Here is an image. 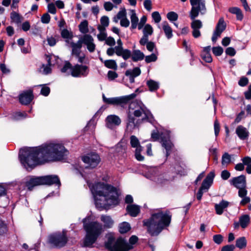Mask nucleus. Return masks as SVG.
Wrapping results in <instances>:
<instances>
[{
    "instance_id": "1",
    "label": "nucleus",
    "mask_w": 251,
    "mask_h": 251,
    "mask_svg": "<svg viewBox=\"0 0 251 251\" xmlns=\"http://www.w3.org/2000/svg\"><path fill=\"white\" fill-rule=\"evenodd\" d=\"M21 163L28 172L47 162V144L35 147H25L19 151Z\"/></svg>"
},
{
    "instance_id": "2",
    "label": "nucleus",
    "mask_w": 251,
    "mask_h": 251,
    "mask_svg": "<svg viewBox=\"0 0 251 251\" xmlns=\"http://www.w3.org/2000/svg\"><path fill=\"white\" fill-rule=\"evenodd\" d=\"M172 214L169 211L152 214L150 218L143 221V226L147 227L148 232L151 236H157L165 227L169 226Z\"/></svg>"
},
{
    "instance_id": "3",
    "label": "nucleus",
    "mask_w": 251,
    "mask_h": 251,
    "mask_svg": "<svg viewBox=\"0 0 251 251\" xmlns=\"http://www.w3.org/2000/svg\"><path fill=\"white\" fill-rule=\"evenodd\" d=\"M192 8L190 12V18L192 20L191 27L193 29L192 34L195 38L201 36L200 29L202 27V23L200 20L195 19L198 16L199 13L204 14L206 12L205 1L204 0H190Z\"/></svg>"
},
{
    "instance_id": "4",
    "label": "nucleus",
    "mask_w": 251,
    "mask_h": 251,
    "mask_svg": "<svg viewBox=\"0 0 251 251\" xmlns=\"http://www.w3.org/2000/svg\"><path fill=\"white\" fill-rule=\"evenodd\" d=\"M83 228L86 231L83 245L85 247H92L98 237L103 231V226L98 222H90L86 223L85 219L83 221Z\"/></svg>"
},
{
    "instance_id": "5",
    "label": "nucleus",
    "mask_w": 251,
    "mask_h": 251,
    "mask_svg": "<svg viewBox=\"0 0 251 251\" xmlns=\"http://www.w3.org/2000/svg\"><path fill=\"white\" fill-rule=\"evenodd\" d=\"M69 154V151L62 144L48 143V161H62Z\"/></svg>"
},
{
    "instance_id": "6",
    "label": "nucleus",
    "mask_w": 251,
    "mask_h": 251,
    "mask_svg": "<svg viewBox=\"0 0 251 251\" xmlns=\"http://www.w3.org/2000/svg\"><path fill=\"white\" fill-rule=\"evenodd\" d=\"M105 246L109 251H128L132 248V247L122 237H119L116 240L114 236L112 235L108 236Z\"/></svg>"
},
{
    "instance_id": "7",
    "label": "nucleus",
    "mask_w": 251,
    "mask_h": 251,
    "mask_svg": "<svg viewBox=\"0 0 251 251\" xmlns=\"http://www.w3.org/2000/svg\"><path fill=\"white\" fill-rule=\"evenodd\" d=\"M94 198L118 194L116 188L104 182H98L94 184L91 188Z\"/></svg>"
},
{
    "instance_id": "8",
    "label": "nucleus",
    "mask_w": 251,
    "mask_h": 251,
    "mask_svg": "<svg viewBox=\"0 0 251 251\" xmlns=\"http://www.w3.org/2000/svg\"><path fill=\"white\" fill-rule=\"evenodd\" d=\"M119 194H111L109 196H102L95 198L96 207L100 210L107 209L109 206L118 204Z\"/></svg>"
},
{
    "instance_id": "9",
    "label": "nucleus",
    "mask_w": 251,
    "mask_h": 251,
    "mask_svg": "<svg viewBox=\"0 0 251 251\" xmlns=\"http://www.w3.org/2000/svg\"><path fill=\"white\" fill-rule=\"evenodd\" d=\"M136 97V94L135 93H132L130 95L122 97L107 98L105 95L103 94L102 100L104 103L107 104L123 106L124 105L128 103Z\"/></svg>"
},
{
    "instance_id": "10",
    "label": "nucleus",
    "mask_w": 251,
    "mask_h": 251,
    "mask_svg": "<svg viewBox=\"0 0 251 251\" xmlns=\"http://www.w3.org/2000/svg\"><path fill=\"white\" fill-rule=\"evenodd\" d=\"M68 241V239L66 230H63L62 232L50 235L49 238V242L53 246L58 248L65 246Z\"/></svg>"
},
{
    "instance_id": "11",
    "label": "nucleus",
    "mask_w": 251,
    "mask_h": 251,
    "mask_svg": "<svg viewBox=\"0 0 251 251\" xmlns=\"http://www.w3.org/2000/svg\"><path fill=\"white\" fill-rule=\"evenodd\" d=\"M47 184V176H29L25 182V186L28 191H32L38 185Z\"/></svg>"
},
{
    "instance_id": "12",
    "label": "nucleus",
    "mask_w": 251,
    "mask_h": 251,
    "mask_svg": "<svg viewBox=\"0 0 251 251\" xmlns=\"http://www.w3.org/2000/svg\"><path fill=\"white\" fill-rule=\"evenodd\" d=\"M60 186L61 182L58 176L48 175V191H51L48 194V197L52 196L53 194H57Z\"/></svg>"
},
{
    "instance_id": "13",
    "label": "nucleus",
    "mask_w": 251,
    "mask_h": 251,
    "mask_svg": "<svg viewBox=\"0 0 251 251\" xmlns=\"http://www.w3.org/2000/svg\"><path fill=\"white\" fill-rule=\"evenodd\" d=\"M89 73V68L86 65L76 64L72 68L71 75L75 77H86Z\"/></svg>"
},
{
    "instance_id": "14",
    "label": "nucleus",
    "mask_w": 251,
    "mask_h": 251,
    "mask_svg": "<svg viewBox=\"0 0 251 251\" xmlns=\"http://www.w3.org/2000/svg\"><path fill=\"white\" fill-rule=\"evenodd\" d=\"M82 160L85 163L88 165L89 168H94L99 164L100 158L98 154L92 152L83 156Z\"/></svg>"
},
{
    "instance_id": "15",
    "label": "nucleus",
    "mask_w": 251,
    "mask_h": 251,
    "mask_svg": "<svg viewBox=\"0 0 251 251\" xmlns=\"http://www.w3.org/2000/svg\"><path fill=\"white\" fill-rule=\"evenodd\" d=\"M118 46L115 47V53L119 56H122L125 60L129 59L131 55V51L128 49H124L123 43L120 39L117 41Z\"/></svg>"
},
{
    "instance_id": "16",
    "label": "nucleus",
    "mask_w": 251,
    "mask_h": 251,
    "mask_svg": "<svg viewBox=\"0 0 251 251\" xmlns=\"http://www.w3.org/2000/svg\"><path fill=\"white\" fill-rule=\"evenodd\" d=\"M226 24L223 18H221L216 25V28L212 37V41L216 42L218 37H220L222 33L226 29Z\"/></svg>"
},
{
    "instance_id": "17",
    "label": "nucleus",
    "mask_w": 251,
    "mask_h": 251,
    "mask_svg": "<svg viewBox=\"0 0 251 251\" xmlns=\"http://www.w3.org/2000/svg\"><path fill=\"white\" fill-rule=\"evenodd\" d=\"M121 124V120L120 117L115 115H108L105 119L106 126L113 129L114 127L119 126Z\"/></svg>"
},
{
    "instance_id": "18",
    "label": "nucleus",
    "mask_w": 251,
    "mask_h": 251,
    "mask_svg": "<svg viewBox=\"0 0 251 251\" xmlns=\"http://www.w3.org/2000/svg\"><path fill=\"white\" fill-rule=\"evenodd\" d=\"M229 182L231 185L237 189L245 187L247 185L246 177L243 175L233 177L229 180Z\"/></svg>"
},
{
    "instance_id": "19",
    "label": "nucleus",
    "mask_w": 251,
    "mask_h": 251,
    "mask_svg": "<svg viewBox=\"0 0 251 251\" xmlns=\"http://www.w3.org/2000/svg\"><path fill=\"white\" fill-rule=\"evenodd\" d=\"M81 44L87 46V49L90 52H93L96 49V45L94 43V39L90 34H84L81 39Z\"/></svg>"
},
{
    "instance_id": "20",
    "label": "nucleus",
    "mask_w": 251,
    "mask_h": 251,
    "mask_svg": "<svg viewBox=\"0 0 251 251\" xmlns=\"http://www.w3.org/2000/svg\"><path fill=\"white\" fill-rule=\"evenodd\" d=\"M138 120L136 121L132 114H131L130 112H128L127 114L126 126V130L131 133L136 128L138 127Z\"/></svg>"
},
{
    "instance_id": "21",
    "label": "nucleus",
    "mask_w": 251,
    "mask_h": 251,
    "mask_svg": "<svg viewBox=\"0 0 251 251\" xmlns=\"http://www.w3.org/2000/svg\"><path fill=\"white\" fill-rule=\"evenodd\" d=\"M34 96L31 90L24 91L19 96L20 102L23 105L29 104L33 99Z\"/></svg>"
},
{
    "instance_id": "22",
    "label": "nucleus",
    "mask_w": 251,
    "mask_h": 251,
    "mask_svg": "<svg viewBox=\"0 0 251 251\" xmlns=\"http://www.w3.org/2000/svg\"><path fill=\"white\" fill-rule=\"evenodd\" d=\"M215 176L214 171L210 172L203 180L200 188L207 191L213 183Z\"/></svg>"
},
{
    "instance_id": "23",
    "label": "nucleus",
    "mask_w": 251,
    "mask_h": 251,
    "mask_svg": "<svg viewBox=\"0 0 251 251\" xmlns=\"http://www.w3.org/2000/svg\"><path fill=\"white\" fill-rule=\"evenodd\" d=\"M236 133L238 137L242 140L248 139L249 136V132L246 127L242 126H239L237 127Z\"/></svg>"
},
{
    "instance_id": "24",
    "label": "nucleus",
    "mask_w": 251,
    "mask_h": 251,
    "mask_svg": "<svg viewBox=\"0 0 251 251\" xmlns=\"http://www.w3.org/2000/svg\"><path fill=\"white\" fill-rule=\"evenodd\" d=\"M126 210L130 216L135 217L140 212V207L136 204H129L126 206Z\"/></svg>"
},
{
    "instance_id": "25",
    "label": "nucleus",
    "mask_w": 251,
    "mask_h": 251,
    "mask_svg": "<svg viewBox=\"0 0 251 251\" xmlns=\"http://www.w3.org/2000/svg\"><path fill=\"white\" fill-rule=\"evenodd\" d=\"M186 166L180 159L176 160L175 164L174 169L176 172L178 174H182L184 172Z\"/></svg>"
},
{
    "instance_id": "26",
    "label": "nucleus",
    "mask_w": 251,
    "mask_h": 251,
    "mask_svg": "<svg viewBox=\"0 0 251 251\" xmlns=\"http://www.w3.org/2000/svg\"><path fill=\"white\" fill-rule=\"evenodd\" d=\"M130 57L133 62H137L142 60L145 57V55L141 50H133L132 52H131Z\"/></svg>"
},
{
    "instance_id": "27",
    "label": "nucleus",
    "mask_w": 251,
    "mask_h": 251,
    "mask_svg": "<svg viewBox=\"0 0 251 251\" xmlns=\"http://www.w3.org/2000/svg\"><path fill=\"white\" fill-rule=\"evenodd\" d=\"M72 48V54L76 56H79L81 53V48L82 47L81 42L78 41L77 43H71Z\"/></svg>"
},
{
    "instance_id": "28",
    "label": "nucleus",
    "mask_w": 251,
    "mask_h": 251,
    "mask_svg": "<svg viewBox=\"0 0 251 251\" xmlns=\"http://www.w3.org/2000/svg\"><path fill=\"white\" fill-rule=\"evenodd\" d=\"M228 202L222 200L219 204H216L215 209L216 212L218 215H221L224 212V209L226 208L228 205Z\"/></svg>"
},
{
    "instance_id": "29",
    "label": "nucleus",
    "mask_w": 251,
    "mask_h": 251,
    "mask_svg": "<svg viewBox=\"0 0 251 251\" xmlns=\"http://www.w3.org/2000/svg\"><path fill=\"white\" fill-rule=\"evenodd\" d=\"M100 25L98 27V30L100 32H104L105 28L109 25V20L107 16H103L100 19Z\"/></svg>"
},
{
    "instance_id": "30",
    "label": "nucleus",
    "mask_w": 251,
    "mask_h": 251,
    "mask_svg": "<svg viewBox=\"0 0 251 251\" xmlns=\"http://www.w3.org/2000/svg\"><path fill=\"white\" fill-rule=\"evenodd\" d=\"M250 223V217L244 214L239 217V224L242 228H246Z\"/></svg>"
},
{
    "instance_id": "31",
    "label": "nucleus",
    "mask_w": 251,
    "mask_h": 251,
    "mask_svg": "<svg viewBox=\"0 0 251 251\" xmlns=\"http://www.w3.org/2000/svg\"><path fill=\"white\" fill-rule=\"evenodd\" d=\"M100 220L104 223V226L106 228L112 227L114 224V221L109 216L102 215Z\"/></svg>"
},
{
    "instance_id": "32",
    "label": "nucleus",
    "mask_w": 251,
    "mask_h": 251,
    "mask_svg": "<svg viewBox=\"0 0 251 251\" xmlns=\"http://www.w3.org/2000/svg\"><path fill=\"white\" fill-rule=\"evenodd\" d=\"M131 14L130 15V20L131 23V29H135L138 24L139 19L137 16H136V14L135 13V10H131Z\"/></svg>"
},
{
    "instance_id": "33",
    "label": "nucleus",
    "mask_w": 251,
    "mask_h": 251,
    "mask_svg": "<svg viewBox=\"0 0 251 251\" xmlns=\"http://www.w3.org/2000/svg\"><path fill=\"white\" fill-rule=\"evenodd\" d=\"M228 11L230 13L236 15V18L238 20L241 21L243 18V15L241 10L237 7H232L229 8Z\"/></svg>"
},
{
    "instance_id": "34",
    "label": "nucleus",
    "mask_w": 251,
    "mask_h": 251,
    "mask_svg": "<svg viewBox=\"0 0 251 251\" xmlns=\"http://www.w3.org/2000/svg\"><path fill=\"white\" fill-rule=\"evenodd\" d=\"M147 85L151 92H155L159 89V84L157 82L150 79L147 81Z\"/></svg>"
},
{
    "instance_id": "35",
    "label": "nucleus",
    "mask_w": 251,
    "mask_h": 251,
    "mask_svg": "<svg viewBox=\"0 0 251 251\" xmlns=\"http://www.w3.org/2000/svg\"><path fill=\"white\" fill-rule=\"evenodd\" d=\"M247 241L245 237H241L236 240L235 246L239 249H243L246 247Z\"/></svg>"
},
{
    "instance_id": "36",
    "label": "nucleus",
    "mask_w": 251,
    "mask_h": 251,
    "mask_svg": "<svg viewBox=\"0 0 251 251\" xmlns=\"http://www.w3.org/2000/svg\"><path fill=\"white\" fill-rule=\"evenodd\" d=\"M60 59L58 57L53 54H48V66L58 65Z\"/></svg>"
},
{
    "instance_id": "37",
    "label": "nucleus",
    "mask_w": 251,
    "mask_h": 251,
    "mask_svg": "<svg viewBox=\"0 0 251 251\" xmlns=\"http://www.w3.org/2000/svg\"><path fill=\"white\" fill-rule=\"evenodd\" d=\"M79 30L82 33L87 34L88 32V22L87 20H84L80 23L78 25Z\"/></svg>"
},
{
    "instance_id": "38",
    "label": "nucleus",
    "mask_w": 251,
    "mask_h": 251,
    "mask_svg": "<svg viewBox=\"0 0 251 251\" xmlns=\"http://www.w3.org/2000/svg\"><path fill=\"white\" fill-rule=\"evenodd\" d=\"M162 146L166 150V156L168 157L171 153L174 147V145L171 142V141H166L165 143H164L162 144Z\"/></svg>"
},
{
    "instance_id": "39",
    "label": "nucleus",
    "mask_w": 251,
    "mask_h": 251,
    "mask_svg": "<svg viewBox=\"0 0 251 251\" xmlns=\"http://www.w3.org/2000/svg\"><path fill=\"white\" fill-rule=\"evenodd\" d=\"M163 29L168 39H170L173 36L172 29L167 23H165L163 25Z\"/></svg>"
},
{
    "instance_id": "40",
    "label": "nucleus",
    "mask_w": 251,
    "mask_h": 251,
    "mask_svg": "<svg viewBox=\"0 0 251 251\" xmlns=\"http://www.w3.org/2000/svg\"><path fill=\"white\" fill-rule=\"evenodd\" d=\"M104 66L109 69L116 70L117 69V65L114 60H106L104 62Z\"/></svg>"
},
{
    "instance_id": "41",
    "label": "nucleus",
    "mask_w": 251,
    "mask_h": 251,
    "mask_svg": "<svg viewBox=\"0 0 251 251\" xmlns=\"http://www.w3.org/2000/svg\"><path fill=\"white\" fill-rule=\"evenodd\" d=\"M130 229V225L126 222H124L119 226V232L121 233H126Z\"/></svg>"
},
{
    "instance_id": "42",
    "label": "nucleus",
    "mask_w": 251,
    "mask_h": 251,
    "mask_svg": "<svg viewBox=\"0 0 251 251\" xmlns=\"http://www.w3.org/2000/svg\"><path fill=\"white\" fill-rule=\"evenodd\" d=\"M10 18L13 22L18 24L21 22L22 18L19 13L12 11L10 13Z\"/></svg>"
},
{
    "instance_id": "43",
    "label": "nucleus",
    "mask_w": 251,
    "mask_h": 251,
    "mask_svg": "<svg viewBox=\"0 0 251 251\" xmlns=\"http://www.w3.org/2000/svg\"><path fill=\"white\" fill-rule=\"evenodd\" d=\"M130 143L132 148H137L141 147L138 138L134 135H131L130 137Z\"/></svg>"
},
{
    "instance_id": "44",
    "label": "nucleus",
    "mask_w": 251,
    "mask_h": 251,
    "mask_svg": "<svg viewBox=\"0 0 251 251\" xmlns=\"http://www.w3.org/2000/svg\"><path fill=\"white\" fill-rule=\"evenodd\" d=\"M141 74V70L139 68L135 67L132 71L127 70L125 73L126 75H131L133 76H138Z\"/></svg>"
},
{
    "instance_id": "45",
    "label": "nucleus",
    "mask_w": 251,
    "mask_h": 251,
    "mask_svg": "<svg viewBox=\"0 0 251 251\" xmlns=\"http://www.w3.org/2000/svg\"><path fill=\"white\" fill-rule=\"evenodd\" d=\"M153 32V28L149 24L146 25L143 29V35H146L148 36L151 35Z\"/></svg>"
},
{
    "instance_id": "46",
    "label": "nucleus",
    "mask_w": 251,
    "mask_h": 251,
    "mask_svg": "<svg viewBox=\"0 0 251 251\" xmlns=\"http://www.w3.org/2000/svg\"><path fill=\"white\" fill-rule=\"evenodd\" d=\"M145 117L142 119V121H147L152 123L153 121V117L151 112L149 110H145L144 112Z\"/></svg>"
},
{
    "instance_id": "47",
    "label": "nucleus",
    "mask_w": 251,
    "mask_h": 251,
    "mask_svg": "<svg viewBox=\"0 0 251 251\" xmlns=\"http://www.w3.org/2000/svg\"><path fill=\"white\" fill-rule=\"evenodd\" d=\"M142 151V147H139L135 150V156L136 159L139 161H142L144 159V157L141 154V152Z\"/></svg>"
},
{
    "instance_id": "48",
    "label": "nucleus",
    "mask_w": 251,
    "mask_h": 251,
    "mask_svg": "<svg viewBox=\"0 0 251 251\" xmlns=\"http://www.w3.org/2000/svg\"><path fill=\"white\" fill-rule=\"evenodd\" d=\"M178 17V14L173 11L169 12L167 14V19L171 22L176 21Z\"/></svg>"
},
{
    "instance_id": "49",
    "label": "nucleus",
    "mask_w": 251,
    "mask_h": 251,
    "mask_svg": "<svg viewBox=\"0 0 251 251\" xmlns=\"http://www.w3.org/2000/svg\"><path fill=\"white\" fill-rule=\"evenodd\" d=\"M231 161L230 155L227 152H225L222 156V165H227L230 163Z\"/></svg>"
},
{
    "instance_id": "50",
    "label": "nucleus",
    "mask_w": 251,
    "mask_h": 251,
    "mask_svg": "<svg viewBox=\"0 0 251 251\" xmlns=\"http://www.w3.org/2000/svg\"><path fill=\"white\" fill-rule=\"evenodd\" d=\"M15 120H19L27 117V114L25 112H16L13 115Z\"/></svg>"
},
{
    "instance_id": "51",
    "label": "nucleus",
    "mask_w": 251,
    "mask_h": 251,
    "mask_svg": "<svg viewBox=\"0 0 251 251\" xmlns=\"http://www.w3.org/2000/svg\"><path fill=\"white\" fill-rule=\"evenodd\" d=\"M157 59V56L154 53H152L150 55L146 56L145 57V62L147 63H149L151 62H155Z\"/></svg>"
},
{
    "instance_id": "52",
    "label": "nucleus",
    "mask_w": 251,
    "mask_h": 251,
    "mask_svg": "<svg viewBox=\"0 0 251 251\" xmlns=\"http://www.w3.org/2000/svg\"><path fill=\"white\" fill-rule=\"evenodd\" d=\"M8 230L6 225L4 222L0 220V235L5 234Z\"/></svg>"
},
{
    "instance_id": "53",
    "label": "nucleus",
    "mask_w": 251,
    "mask_h": 251,
    "mask_svg": "<svg viewBox=\"0 0 251 251\" xmlns=\"http://www.w3.org/2000/svg\"><path fill=\"white\" fill-rule=\"evenodd\" d=\"M201 56L206 62L210 63L212 61V58L210 53H201Z\"/></svg>"
},
{
    "instance_id": "54",
    "label": "nucleus",
    "mask_w": 251,
    "mask_h": 251,
    "mask_svg": "<svg viewBox=\"0 0 251 251\" xmlns=\"http://www.w3.org/2000/svg\"><path fill=\"white\" fill-rule=\"evenodd\" d=\"M223 49L220 46L213 47L212 48V52L215 56H220L223 53Z\"/></svg>"
},
{
    "instance_id": "55",
    "label": "nucleus",
    "mask_w": 251,
    "mask_h": 251,
    "mask_svg": "<svg viewBox=\"0 0 251 251\" xmlns=\"http://www.w3.org/2000/svg\"><path fill=\"white\" fill-rule=\"evenodd\" d=\"M238 194L239 197L243 198L247 196L248 191L247 190V185L246 186H244L243 187H241L238 189Z\"/></svg>"
},
{
    "instance_id": "56",
    "label": "nucleus",
    "mask_w": 251,
    "mask_h": 251,
    "mask_svg": "<svg viewBox=\"0 0 251 251\" xmlns=\"http://www.w3.org/2000/svg\"><path fill=\"white\" fill-rule=\"evenodd\" d=\"M161 140V144L165 143L166 141H170V135L167 133H161L160 138Z\"/></svg>"
},
{
    "instance_id": "57",
    "label": "nucleus",
    "mask_w": 251,
    "mask_h": 251,
    "mask_svg": "<svg viewBox=\"0 0 251 251\" xmlns=\"http://www.w3.org/2000/svg\"><path fill=\"white\" fill-rule=\"evenodd\" d=\"M160 134L157 129L153 130L151 133V138L153 141H157L160 138Z\"/></svg>"
},
{
    "instance_id": "58",
    "label": "nucleus",
    "mask_w": 251,
    "mask_h": 251,
    "mask_svg": "<svg viewBox=\"0 0 251 251\" xmlns=\"http://www.w3.org/2000/svg\"><path fill=\"white\" fill-rule=\"evenodd\" d=\"M145 110L143 107H140L139 108L136 109L134 111L133 114H132L134 117H140L141 116L143 113L144 114Z\"/></svg>"
},
{
    "instance_id": "59",
    "label": "nucleus",
    "mask_w": 251,
    "mask_h": 251,
    "mask_svg": "<svg viewBox=\"0 0 251 251\" xmlns=\"http://www.w3.org/2000/svg\"><path fill=\"white\" fill-rule=\"evenodd\" d=\"M61 36L65 39H71L72 34L66 29H63L61 33Z\"/></svg>"
},
{
    "instance_id": "60",
    "label": "nucleus",
    "mask_w": 251,
    "mask_h": 251,
    "mask_svg": "<svg viewBox=\"0 0 251 251\" xmlns=\"http://www.w3.org/2000/svg\"><path fill=\"white\" fill-rule=\"evenodd\" d=\"M213 240L215 243L220 244L223 241V237L221 234H216L213 236Z\"/></svg>"
},
{
    "instance_id": "61",
    "label": "nucleus",
    "mask_w": 251,
    "mask_h": 251,
    "mask_svg": "<svg viewBox=\"0 0 251 251\" xmlns=\"http://www.w3.org/2000/svg\"><path fill=\"white\" fill-rule=\"evenodd\" d=\"M152 18L154 21L155 23H158L160 22L161 20V16L160 15L158 12L155 11L153 12L152 14Z\"/></svg>"
},
{
    "instance_id": "62",
    "label": "nucleus",
    "mask_w": 251,
    "mask_h": 251,
    "mask_svg": "<svg viewBox=\"0 0 251 251\" xmlns=\"http://www.w3.org/2000/svg\"><path fill=\"white\" fill-rule=\"evenodd\" d=\"M249 83V79L247 77L242 76L238 81V84L242 87L246 86Z\"/></svg>"
},
{
    "instance_id": "63",
    "label": "nucleus",
    "mask_w": 251,
    "mask_h": 251,
    "mask_svg": "<svg viewBox=\"0 0 251 251\" xmlns=\"http://www.w3.org/2000/svg\"><path fill=\"white\" fill-rule=\"evenodd\" d=\"M214 126L215 134V136L217 137L219 135V132L220 130V124L217 120H216L214 121Z\"/></svg>"
},
{
    "instance_id": "64",
    "label": "nucleus",
    "mask_w": 251,
    "mask_h": 251,
    "mask_svg": "<svg viewBox=\"0 0 251 251\" xmlns=\"http://www.w3.org/2000/svg\"><path fill=\"white\" fill-rule=\"evenodd\" d=\"M48 12L53 14H55L56 13V8L54 3L48 4Z\"/></svg>"
}]
</instances>
